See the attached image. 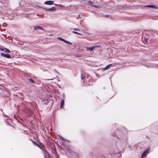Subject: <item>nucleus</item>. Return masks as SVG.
I'll use <instances>...</instances> for the list:
<instances>
[{
    "label": "nucleus",
    "instance_id": "obj_5",
    "mask_svg": "<svg viewBox=\"0 0 158 158\" xmlns=\"http://www.w3.org/2000/svg\"><path fill=\"white\" fill-rule=\"evenodd\" d=\"M149 150L147 149L146 151H144L141 155L142 157H144L147 155L149 152Z\"/></svg>",
    "mask_w": 158,
    "mask_h": 158
},
{
    "label": "nucleus",
    "instance_id": "obj_24",
    "mask_svg": "<svg viewBox=\"0 0 158 158\" xmlns=\"http://www.w3.org/2000/svg\"><path fill=\"white\" fill-rule=\"evenodd\" d=\"M114 136H115V135H116V134H115L114 133L113 134V135Z\"/></svg>",
    "mask_w": 158,
    "mask_h": 158
},
{
    "label": "nucleus",
    "instance_id": "obj_8",
    "mask_svg": "<svg viewBox=\"0 0 158 158\" xmlns=\"http://www.w3.org/2000/svg\"><path fill=\"white\" fill-rule=\"evenodd\" d=\"M43 153L46 158H48L49 157V154L46 150H43Z\"/></svg>",
    "mask_w": 158,
    "mask_h": 158
},
{
    "label": "nucleus",
    "instance_id": "obj_4",
    "mask_svg": "<svg viewBox=\"0 0 158 158\" xmlns=\"http://www.w3.org/2000/svg\"><path fill=\"white\" fill-rule=\"evenodd\" d=\"M119 136V135H118L117 138L118 139H121V140H123V141L125 142H127V138L126 135H121L120 136Z\"/></svg>",
    "mask_w": 158,
    "mask_h": 158
},
{
    "label": "nucleus",
    "instance_id": "obj_18",
    "mask_svg": "<svg viewBox=\"0 0 158 158\" xmlns=\"http://www.w3.org/2000/svg\"><path fill=\"white\" fill-rule=\"evenodd\" d=\"M58 39L60 40H62V41H65V40H64V39L62 38L61 37H59L58 38Z\"/></svg>",
    "mask_w": 158,
    "mask_h": 158
},
{
    "label": "nucleus",
    "instance_id": "obj_23",
    "mask_svg": "<svg viewBox=\"0 0 158 158\" xmlns=\"http://www.w3.org/2000/svg\"><path fill=\"white\" fill-rule=\"evenodd\" d=\"M145 31L146 32H147H147H148V33H149V31H148H148Z\"/></svg>",
    "mask_w": 158,
    "mask_h": 158
},
{
    "label": "nucleus",
    "instance_id": "obj_1",
    "mask_svg": "<svg viewBox=\"0 0 158 158\" xmlns=\"http://www.w3.org/2000/svg\"><path fill=\"white\" fill-rule=\"evenodd\" d=\"M60 138L63 141V142H61L60 143V144L64 147V148H62V149L64 150L65 152L66 153H71V150L70 148L69 147H68L67 145H66L64 143L65 142V141H67L68 142H69V141L67 140L64 139L61 136H60Z\"/></svg>",
    "mask_w": 158,
    "mask_h": 158
},
{
    "label": "nucleus",
    "instance_id": "obj_6",
    "mask_svg": "<svg viewBox=\"0 0 158 158\" xmlns=\"http://www.w3.org/2000/svg\"><path fill=\"white\" fill-rule=\"evenodd\" d=\"M41 8L43 9H44L45 10H47V11H54L56 10V8L54 6L50 8H49V9L45 8H44L43 7H41Z\"/></svg>",
    "mask_w": 158,
    "mask_h": 158
},
{
    "label": "nucleus",
    "instance_id": "obj_25",
    "mask_svg": "<svg viewBox=\"0 0 158 158\" xmlns=\"http://www.w3.org/2000/svg\"><path fill=\"white\" fill-rule=\"evenodd\" d=\"M6 24V23H3V25H4V26H5V25Z\"/></svg>",
    "mask_w": 158,
    "mask_h": 158
},
{
    "label": "nucleus",
    "instance_id": "obj_26",
    "mask_svg": "<svg viewBox=\"0 0 158 158\" xmlns=\"http://www.w3.org/2000/svg\"><path fill=\"white\" fill-rule=\"evenodd\" d=\"M148 40V39H146V40H145V41H147V40Z\"/></svg>",
    "mask_w": 158,
    "mask_h": 158
},
{
    "label": "nucleus",
    "instance_id": "obj_17",
    "mask_svg": "<svg viewBox=\"0 0 158 158\" xmlns=\"http://www.w3.org/2000/svg\"><path fill=\"white\" fill-rule=\"evenodd\" d=\"M64 42L65 43H66L68 44H72V43L71 42H68L66 40H65V41H64Z\"/></svg>",
    "mask_w": 158,
    "mask_h": 158
},
{
    "label": "nucleus",
    "instance_id": "obj_10",
    "mask_svg": "<svg viewBox=\"0 0 158 158\" xmlns=\"http://www.w3.org/2000/svg\"><path fill=\"white\" fill-rule=\"evenodd\" d=\"M54 3V2L52 1H47L45 2L44 4L47 5H52Z\"/></svg>",
    "mask_w": 158,
    "mask_h": 158
},
{
    "label": "nucleus",
    "instance_id": "obj_14",
    "mask_svg": "<svg viewBox=\"0 0 158 158\" xmlns=\"http://www.w3.org/2000/svg\"><path fill=\"white\" fill-rule=\"evenodd\" d=\"M88 4L89 5H91L93 7L98 8V6L95 5H93V2H92L91 1H89L88 2Z\"/></svg>",
    "mask_w": 158,
    "mask_h": 158
},
{
    "label": "nucleus",
    "instance_id": "obj_9",
    "mask_svg": "<svg viewBox=\"0 0 158 158\" xmlns=\"http://www.w3.org/2000/svg\"><path fill=\"white\" fill-rule=\"evenodd\" d=\"M144 7H145L152 8L155 9H157V7L156 6L153 5L144 6Z\"/></svg>",
    "mask_w": 158,
    "mask_h": 158
},
{
    "label": "nucleus",
    "instance_id": "obj_3",
    "mask_svg": "<svg viewBox=\"0 0 158 158\" xmlns=\"http://www.w3.org/2000/svg\"><path fill=\"white\" fill-rule=\"evenodd\" d=\"M100 46H99L98 45H94L93 47H85V48L87 49L88 51H89L91 52L93 50L96 48H99Z\"/></svg>",
    "mask_w": 158,
    "mask_h": 158
},
{
    "label": "nucleus",
    "instance_id": "obj_13",
    "mask_svg": "<svg viewBox=\"0 0 158 158\" xmlns=\"http://www.w3.org/2000/svg\"><path fill=\"white\" fill-rule=\"evenodd\" d=\"M111 65V64H110L108 65L105 67L104 68H103L102 70H106L108 69H109L110 68V67Z\"/></svg>",
    "mask_w": 158,
    "mask_h": 158
},
{
    "label": "nucleus",
    "instance_id": "obj_7",
    "mask_svg": "<svg viewBox=\"0 0 158 158\" xmlns=\"http://www.w3.org/2000/svg\"><path fill=\"white\" fill-rule=\"evenodd\" d=\"M63 98H62V100L61 102L60 103V108H62L63 107V106L64 103V95H63Z\"/></svg>",
    "mask_w": 158,
    "mask_h": 158
},
{
    "label": "nucleus",
    "instance_id": "obj_2",
    "mask_svg": "<svg viewBox=\"0 0 158 158\" xmlns=\"http://www.w3.org/2000/svg\"><path fill=\"white\" fill-rule=\"evenodd\" d=\"M89 76H88L87 75V79H86V76L84 74H82L81 76V78L82 80H83V82L85 83L86 82H88V81H89L90 79V78H89Z\"/></svg>",
    "mask_w": 158,
    "mask_h": 158
},
{
    "label": "nucleus",
    "instance_id": "obj_11",
    "mask_svg": "<svg viewBox=\"0 0 158 158\" xmlns=\"http://www.w3.org/2000/svg\"><path fill=\"white\" fill-rule=\"evenodd\" d=\"M34 29L36 30H42L44 31L43 32H44L45 31V30L44 29H43L40 26H35L34 27Z\"/></svg>",
    "mask_w": 158,
    "mask_h": 158
},
{
    "label": "nucleus",
    "instance_id": "obj_27",
    "mask_svg": "<svg viewBox=\"0 0 158 158\" xmlns=\"http://www.w3.org/2000/svg\"><path fill=\"white\" fill-rule=\"evenodd\" d=\"M40 148L41 149H42V148H41V147H40Z\"/></svg>",
    "mask_w": 158,
    "mask_h": 158
},
{
    "label": "nucleus",
    "instance_id": "obj_22",
    "mask_svg": "<svg viewBox=\"0 0 158 158\" xmlns=\"http://www.w3.org/2000/svg\"><path fill=\"white\" fill-rule=\"evenodd\" d=\"M74 30H76V31H79V30L78 29H74Z\"/></svg>",
    "mask_w": 158,
    "mask_h": 158
},
{
    "label": "nucleus",
    "instance_id": "obj_12",
    "mask_svg": "<svg viewBox=\"0 0 158 158\" xmlns=\"http://www.w3.org/2000/svg\"><path fill=\"white\" fill-rule=\"evenodd\" d=\"M1 55L2 56L5 57L6 58H11V56L9 54H6L4 53H1Z\"/></svg>",
    "mask_w": 158,
    "mask_h": 158
},
{
    "label": "nucleus",
    "instance_id": "obj_21",
    "mask_svg": "<svg viewBox=\"0 0 158 158\" xmlns=\"http://www.w3.org/2000/svg\"><path fill=\"white\" fill-rule=\"evenodd\" d=\"M73 33H74L75 34H80L78 33V32H76V31H73Z\"/></svg>",
    "mask_w": 158,
    "mask_h": 158
},
{
    "label": "nucleus",
    "instance_id": "obj_19",
    "mask_svg": "<svg viewBox=\"0 0 158 158\" xmlns=\"http://www.w3.org/2000/svg\"><path fill=\"white\" fill-rule=\"evenodd\" d=\"M29 80L30 82H32L34 83H35L34 81L32 79L30 78Z\"/></svg>",
    "mask_w": 158,
    "mask_h": 158
},
{
    "label": "nucleus",
    "instance_id": "obj_20",
    "mask_svg": "<svg viewBox=\"0 0 158 158\" xmlns=\"http://www.w3.org/2000/svg\"><path fill=\"white\" fill-rule=\"evenodd\" d=\"M0 51H4V48H2L1 47H0Z\"/></svg>",
    "mask_w": 158,
    "mask_h": 158
},
{
    "label": "nucleus",
    "instance_id": "obj_15",
    "mask_svg": "<svg viewBox=\"0 0 158 158\" xmlns=\"http://www.w3.org/2000/svg\"><path fill=\"white\" fill-rule=\"evenodd\" d=\"M4 51L6 52H8V53L10 52V51L9 49H6V48H4Z\"/></svg>",
    "mask_w": 158,
    "mask_h": 158
},
{
    "label": "nucleus",
    "instance_id": "obj_16",
    "mask_svg": "<svg viewBox=\"0 0 158 158\" xmlns=\"http://www.w3.org/2000/svg\"><path fill=\"white\" fill-rule=\"evenodd\" d=\"M152 33H154L158 35V32H157L156 31L153 30H152Z\"/></svg>",
    "mask_w": 158,
    "mask_h": 158
}]
</instances>
